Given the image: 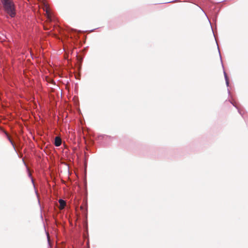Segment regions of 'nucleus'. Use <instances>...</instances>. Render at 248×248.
<instances>
[{
  "label": "nucleus",
  "mask_w": 248,
  "mask_h": 248,
  "mask_svg": "<svg viewBox=\"0 0 248 248\" xmlns=\"http://www.w3.org/2000/svg\"><path fill=\"white\" fill-rule=\"evenodd\" d=\"M5 12L12 18L16 15L15 5L12 0H1Z\"/></svg>",
  "instance_id": "nucleus-1"
},
{
  "label": "nucleus",
  "mask_w": 248,
  "mask_h": 248,
  "mask_svg": "<svg viewBox=\"0 0 248 248\" xmlns=\"http://www.w3.org/2000/svg\"><path fill=\"white\" fill-rule=\"evenodd\" d=\"M44 10L46 11V15L47 18V21L50 22L52 20V15L49 7L46 5Z\"/></svg>",
  "instance_id": "nucleus-2"
},
{
  "label": "nucleus",
  "mask_w": 248,
  "mask_h": 248,
  "mask_svg": "<svg viewBox=\"0 0 248 248\" xmlns=\"http://www.w3.org/2000/svg\"><path fill=\"white\" fill-rule=\"evenodd\" d=\"M62 143V140L59 137H56L55 138L54 144L56 146H59Z\"/></svg>",
  "instance_id": "nucleus-3"
},
{
  "label": "nucleus",
  "mask_w": 248,
  "mask_h": 248,
  "mask_svg": "<svg viewBox=\"0 0 248 248\" xmlns=\"http://www.w3.org/2000/svg\"><path fill=\"white\" fill-rule=\"evenodd\" d=\"M59 202L60 203V206H59L60 209H61V210L63 209L66 205L65 202L62 199H60L59 200Z\"/></svg>",
  "instance_id": "nucleus-4"
},
{
  "label": "nucleus",
  "mask_w": 248,
  "mask_h": 248,
  "mask_svg": "<svg viewBox=\"0 0 248 248\" xmlns=\"http://www.w3.org/2000/svg\"><path fill=\"white\" fill-rule=\"evenodd\" d=\"M225 77H226V82H227V84H228V81L227 79V77H226V76L225 75Z\"/></svg>",
  "instance_id": "nucleus-5"
},
{
  "label": "nucleus",
  "mask_w": 248,
  "mask_h": 248,
  "mask_svg": "<svg viewBox=\"0 0 248 248\" xmlns=\"http://www.w3.org/2000/svg\"><path fill=\"white\" fill-rule=\"evenodd\" d=\"M10 140V142L12 143V144L13 145V142H12V141H11Z\"/></svg>",
  "instance_id": "nucleus-6"
}]
</instances>
